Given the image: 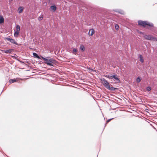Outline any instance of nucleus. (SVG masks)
I'll return each mask as SVG.
<instances>
[{
  "mask_svg": "<svg viewBox=\"0 0 157 157\" xmlns=\"http://www.w3.org/2000/svg\"><path fill=\"white\" fill-rule=\"evenodd\" d=\"M8 40L10 41L12 43L16 45H18L19 44H18L17 42L15 40Z\"/></svg>",
  "mask_w": 157,
  "mask_h": 157,
  "instance_id": "f8f14e48",
  "label": "nucleus"
},
{
  "mask_svg": "<svg viewBox=\"0 0 157 157\" xmlns=\"http://www.w3.org/2000/svg\"><path fill=\"white\" fill-rule=\"evenodd\" d=\"M19 33V32L16 31L14 33V36H17L18 35Z\"/></svg>",
  "mask_w": 157,
  "mask_h": 157,
  "instance_id": "6ab92c4d",
  "label": "nucleus"
},
{
  "mask_svg": "<svg viewBox=\"0 0 157 157\" xmlns=\"http://www.w3.org/2000/svg\"><path fill=\"white\" fill-rule=\"evenodd\" d=\"M17 81V80L16 79H10L9 80V82L10 83H13L15 82H16Z\"/></svg>",
  "mask_w": 157,
  "mask_h": 157,
  "instance_id": "ddd939ff",
  "label": "nucleus"
},
{
  "mask_svg": "<svg viewBox=\"0 0 157 157\" xmlns=\"http://www.w3.org/2000/svg\"><path fill=\"white\" fill-rule=\"evenodd\" d=\"M56 9V8L55 6H52L50 8V10L53 12H54Z\"/></svg>",
  "mask_w": 157,
  "mask_h": 157,
  "instance_id": "20e7f679",
  "label": "nucleus"
},
{
  "mask_svg": "<svg viewBox=\"0 0 157 157\" xmlns=\"http://www.w3.org/2000/svg\"><path fill=\"white\" fill-rule=\"evenodd\" d=\"M111 78L112 79L114 78V79L117 80L118 82H120V80L118 79V76L117 75H112Z\"/></svg>",
  "mask_w": 157,
  "mask_h": 157,
  "instance_id": "39448f33",
  "label": "nucleus"
},
{
  "mask_svg": "<svg viewBox=\"0 0 157 157\" xmlns=\"http://www.w3.org/2000/svg\"><path fill=\"white\" fill-rule=\"evenodd\" d=\"M151 90V88L150 86H148V87H147V90L148 91H150Z\"/></svg>",
  "mask_w": 157,
  "mask_h": 157,
  "instance_id": "b1692460",
  "label": "nucleus"
},
{
  "mask_svg": "<svg viewBox=\"0 0 157 157\" xmlns=\"http://www.w3.org/2000/svg\"><path fill=\"white\" fill-rule=\"evenodd\" d=\"M87 69L90 72H91L94 71V70L92 69H91V68H90L89 67H87Z\"/></svg>",
  "mask_w": 157,
  "mask_h": 157,
  "instance_id": "5701e85b",
  "label": "nucleus"
},
{
  "mask_svg": "<svg viewBox=\"0 0 157 157\" xmlns=\"http://www.w3.org/2000/svg\"><path fill=\"white\" fill-rule=\"evenodd\" d=\"M42 59L44 61V63L50 66H53L54 64H56V61L53 59H48L43 57H41Z\"/></svg>",
  "mask_w": 157,
  "mask_h": 157,
  "instance_id": "f257e3e1",
  "label": "nucleus"
},
{
  "mask_svg": "<svg viewBox=\"0 0 157 157\" xmlns=\"http://www.w3.org/2000/svg\"><path fill=\"white\" fill-rule=\"evenodd\" d=\"M20 27L19 25H17L16 26V31L19 32L20 31Z\"/></svg>",
  "mask_w": 157,
  "mask_h": 157,
  "instance_id": "4468645a",
  "label": "nucleus"
},
{
  "mask_svg": "<svg viewBox=\"0 0 157 157\" xmlns=\"http://www.w3.org/2000/svg\"><path fill=\"white\" fill-rule=\"evenodd\" d=\"M77 52V50L76 49L74 48L73 50V53L75 54V53Z\"/></svg>",
  "mask_w": 157,
  "mask_h": 157,
  "instance_id": "4be33fe9",
  "label": "nucleus"
},
{
  "mask_svg": "<svg viewBox=\"0 0 157 157\" xmlns=\"http://www.w3.org/2000/svg\"><path fill=\"white\" fill-rule=\"evenodd\" d=\"M43 15H41L40 16L38 17V19L39 21H41L43 19Z\"/></svg>",
  "mask_w": 157,
  "mask_h": 157,
  "instance_id": "f3484780",
  "label": "nucleus"
},
{
  "mask_svg": "<svg viewBox=\"0 0 157 157\" xmlns=\"http://www.w3.org/2000/svg\"><path fill=\"white\" fill-rule=\"evenodd\" d=\"M141 79L140 77H138L136 79V82L138 83L140 82Z\"/></svg>",
  "mask_w": 157,
  "mask_h": 157,
  "instance_id": "2eb2a0df",
  "label": "nucleus"
},
{
  "mask_svg": "<svg viewBox=\"0 0 157 157\" xmlns=\"http://www.w3.org/2000/svg\"><path fill=\"white\" fill-rule=\"evenodd\" d=\"M115 28L116 30H117L119 29V27L118 25H117V24H116L115 25Z\"/></svg>",
  "mask_w": 157,
  "mask_h": 157,
  "instance_id": "412c9836",
  "label": "nucleus"
},
{
  "mask_svg": "<svg viewBox=\"0 0 157 157\" xmlns=\"http://www.w3.org/2000/svg\"><path fill=\"white\" fill-rule=\"evenodd\" d=\"M101 82L103 86L108 90H115V88L111 87L109 85V82L105 79H101Z\"/></svg>",
  "mask_w": 157,
  "mask_h": 157,
  "instance_id": "f03ea898",
  "label": "nucleus"
},
{
  "mask_svg": "<svg viewBox=\"0 0 157 157\" xmlns=\"http://www.w3.org/2000/svg\"><path fill=\"white\" fill-rule=\"evenodd\" d=\"M139 57L140 59V61L141 63H143L144 62V60L142 56L141 55H139Z\"/></svg>",
  "mask_w": 157,
  "mask_h": 157,
  "instance_id": "9d476101",
  "label": "nucleus"
},
{
  "mask_svg": "<svg viewBox=\"0 0 157 157\" xmlns=\"http://www.w3.org/2000/svg\"><path fill=\"white\" fill-rule=\"evenodd\" d=\"M24 9V8L22 6H20L17 10V11L19 13H22Z\"/></svg>",
  "mask_w": 157,
  "mask_h": 157,
  "instance_id": "0eeeda50",
  "label": "nucleus"
},
{
  "mask_svg": "<svg viewBox=\"0 0 157 157\" xmlns=\"http://www.w3.org/2000/svg\"><path fill=\"white\" fill-rule=\"evenodd\" d=\"M94 31L93 29H91L89 30L88 34L90 36H92L94 34Z\"/></svg>",
  "mask_w": 157,
  "mask_h": 157,
  "instance_id": "423d86ee",
  "label": "nucleus"
},
{
  "mask_svg": "<svg viewBox=\"0 0 157 157\" xmlns=\"http://www.w3.org/2000/svg\"><path fill=\"white\" fill-rule=\"evenodd\" d=\"M13 51V49H10L9 50H4V52L6 53H10Z\"/></svg>",
  "mask_w": 157,
  "mask_h": 157,
  "instance_id": "6e6552de",
  "label": "nucleus"
},
{
  "mask_svg": "<svg viewBox=\"0 0 157 157\" xmlns=\"http://www.w3.org/2000/svg\"><path fill=\"white\" fill-rule=\"evenodd\" d=\"M80 48L81 50L82 51H84L85 50L84 46L82 45H80Z\"/></svg>",
  "mask_w": 157,
  "mask_h": 157,
  "instance_id": "a211bd4d",
  "label": "nucleus"
},
{
  "mask_svg": "<svg viewBox=\"0 0 157 157\" xmlns=\"http://www.w3.org/2000/svg\"><path fill=\"white\" fill-rule=\"evenodd\" d=\"M145 38L146 39H155V38L152 37H151L150 36L146 35L144 36Z\"/></svg>",
  "mask_w": 157,
  "mask_h": 157,
  "instance_id": "9b49d317",
  "label": "nucleus"
},
{
  "mask_svg": "<svg viewBox=\"0 0 157 157\" xmlns=\"http://www.w3.org/2000/svg\"><path fill=\"white\" fill-rule=\"evenodd\" d=\"M139 25L142 26L144 27H145L146 26H148L150 27L153 26L152 24H150L149 23L146 21H139L138 22Z\"/></svg>",
  "mask_w": 157,
  "mask_h": 157,
  "instance_id": "7ed1b4c3",
  "label": "nucleus"
},
{
  "mask_svg": "<svg viewBox=\"0 0 157 157\" xmlns=\"http://www.w3.org/2000/svg\"><path fill=\"white\" fill-rule=\"evenodd\" d=\"M111 119H110L108 120H107V122H109Z\"/></svg>",
  "mask_w": 157,
  "mask_h": 157,
  "instance_id": "393cba45",
  "label": "nucleus"
},
{
  "mask_svg": "<svg viewBox=\"0 0 157 157\" xmlns=\"http://www.w3.org/2000/svg\"><path fill=\"white\" fill-rule=\"evenodd\" d=\"M6 39H8V40H9V39H10V38H6Z\"/></svg>",
  "mask_w": 157,
  "mask_h": 157,
  "instance_id": "a878e982",
  "label": "nucleus"
},
{
  "mask_svg": "<svg viewBox=\"0 0 157 157\" xmlns=\"http://www.w3.org/2000/svg\"><path fill=\"white\" fill-rule=\"evenodd\" d=\"M33 55L34 57L36 58H37L38 59L39 58V57L38 56V55L36 53H33Z\"/></svg>",
  "mask_w": 157,
  "mask_h": 157,
  "instance_id": "dca6fc26",
  "label": "nucleus"
},
{
  "mask_svg": "<svg viewBox=\"0 0 157 157\" xmlns=\"http://www.w3.org/2000/svg\"><path fill=\"white\" fill-rule=\"evenodd\" d=\"M4 19L2 15L0 16V24H2L4 22Z\"/></svg>",
  "mask_w": 157,
  "mask_h": 157,
  "instance_id": "1a4fd4ad",
  "label": "nucleus"
},
{
  "mask_svg": "<svg viewBox=\"0 0 157 157\" xmlns=\"http://www.w3.org/2000/svg\"><path fill=\"white\" fill-rule=\"evenodd\" d=\"M105 76L109 79H112L111 77H112V75H105Z\"/></svg>",
  "mask_w": 157,
  "mask_h": 157,
  "instance_id": "aec40b11",
  "label": "nucleus"
}]
</instances>
